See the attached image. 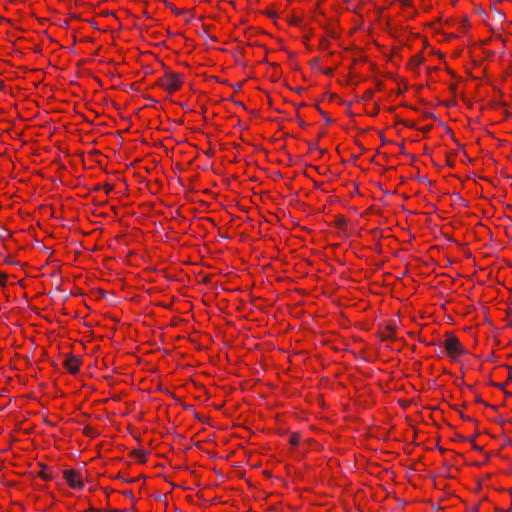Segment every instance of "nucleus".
I'll list each match as a JSON object with an SVG mask.
<instances>
[{"instance_id": "0eeeda50", "label": "nucleus", "mask_w": 512, "mask_h": 512, "mask_svg": "<svg viewBox=\"0 0 512 512\" xmlns=\"http://www.w3.org/2000/svg\"><path fill=\"white\" fill-rule=\"evenodd\" d=\"M136 458L141 461V462H145L146 461V452L144 450H136L134 452Z\"/></svg>"}, {"instance_id": "1a4fd4ad", "label": "nucleus", "mask_w": 512, "mask_h": 512, "mask_svg": "<svg viewBox=\"0 0 512 512\" xmlns=\"http://www.w3.org/2000/svg\"><path fill=\"white\" fill-rule=\"evenodd\" d=\"M42 479L44 480H50L52 477L49 473H47L45 470H42L41 472H39L38 474Z\"/></svg>"}, {"instance_id": "9d476101", "label": "nucleus", "mask_w": 512, "mask_h": 512, "mask_svg": "<svg viewBox=\"0 0 512 512\" xmlns=\"http://www.w3.org/2000/svg\"><path fill=\"white\" fill-rule=\"evenodd\" d=\"M103 188H104V191H105L106 194H109L114 189L113 185H111V184H106V185H104Z\"/></svg>"}, {"instance_id": "f257e3e1", "label": "nucleus", "mask_w": 512, "mask_h": 512, "mask_svg": "<svg viewBox=\"0 0 512 512\" xmlns=\"http://www.w3.org/2000/svg\"><path fill=\"white\" fill-rule=\"evenodd\" d=\"M158 84L168 92L172 93L180 88L182 80L179 74L166 72L165 75L159 79Z\"/></svg>"}, {"instance_id": "ddd939ff", "label": "nucleus", "mask_w": 512, "mask_h": 512, "mask_svg": "<svg viewBox=\"0 0 512 512\" xmlns=\"http://www.w3.org/2000/svg\"><path fill=\"white\" fill-rule=\"evenodd\" d=\"M474 449H476V450H481V447H479V446L475 445V446H474Z\"/></svg>"}, {"instance_id": "423d86ee", "label": "nucleus", "mask_w": 512, "mask_h": 512, "mask_svg": "<svg viewBox=\"0 0 512 512\" xmlns=\"http://www.w3.org/2000/svg\"><path fill=\"white\" fill-rule=\"evenodd\" d=\"M423 62V57L421 55H415L411 58L410 60V67L412 69L418 67L419 65H421Z\"/></svg>"}, {"instance_id": "f03ea898", "label": "nucleus", "mask_w": 512, "mask_h": 512, "mask_svg": "<svg viewBox=\"0 0 512 512\" xmlns=\"http://www.w3.org/2000/svg\"><path fill=\"white\" fill-rule=\"evenodd\" d=\"M444 347L450 356H456L463 353V347L458 338L449 335L444 341Z\"/></svg>"}, {"instance_id": "9b49d317", "label": "nucleus", "mask_w": 512, "mask_h": 512, "mask_svg": "<svg viewBox=\"0 0 512 512\" xmlns=\"http://www.w3.org/2000/svg\"><path fill=\"white\" fill-rule=\"evenodd\" d=\"M167 6H170V7H171L172 12H173V13H175V14L180 15V14H183V12H184V11H183V10H181V9H177V8H175V7H172L170 4H167Z\"/></svg>"}, {"instance_id": "f8f14e48", "label": "nucleus", "mask_w": 512, "mask_h": 512, "mask_svg": "<svg viewBox=\"0 0 512 512\" xmlns=\"http://www.w3.org/2000/svg\"><path fill=\"white\" fill-rule=\"evenodd\" d=\"M5 279H6V275L3 273H0V285L1 286L5 285Z\"/></svg>"}, {"instance_id": "20e7f679", "label": "nucleus", "mask_w": 512, "mask_h": 512, "mask_svg": "<svg viewBox=\"0 0 512 512\" xmlns=\"http://www.w3.org/2000/svg\"><path fill=\"white\" fill-rule=\"evenodd\" d=\"M81 363V360L73 355L68 356L64 360V366L71 374H76L79 371V365Z\"/></svg>"}, {"instance_id": "6e6552de", "label": "nucleus", "mask_w": 512, "mask_h": 512, "mask_svg": "<svg viewBox=\"0 0 512 512\" xmlns=\"http://www.w3.org/2000/svg\"><path fill=\"white\" fill-rule=\"evenodd\" d=\"M290 444L293 446L298 445L299 443V436L298 435H292L289 440Z\"/></svg>"}, {"instance_id": "7ed1b4c3", "label": "nucleus", "mask_w": 512, "mask_h": 512, "mask_svg": "<svg viewBox=\"0 0 512 512\" xmlns=\"http://www.w3.org/2000/svg\"><path fill=\"white\" fill-rule=\"evenodd\" d=\"M63 476L70 487L76 489H82L84 487V483L80 477V474L76 470H65L63 472Z\"/></svg>"}, {"instance_id": "39448f33", "label": "nucleus", "mask_w": 512, "mask_h": 512, "mask_svg": "<svg viewBox=\"0 0 512 512\" xmlns=\"http://www.w3.org/2000/svg\"><path fill=\"white\" fill-rule=\"evenodd\" d=\"M380 336L383 340L391 339L394 336V329L391 327H386L380 332Z\"/></svg>"}]
</instances>
